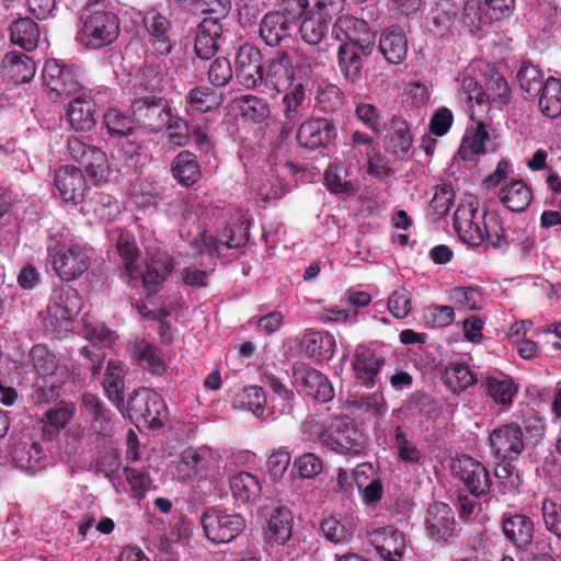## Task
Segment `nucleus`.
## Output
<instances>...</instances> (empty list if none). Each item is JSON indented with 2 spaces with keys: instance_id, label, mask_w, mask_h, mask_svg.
Returning a JSON list of instances; mask_svg holds the SVG:
<instances>
[{
  "instance_id": "f257e3e1",
  "label": "nucleus",
  "mask_w": 561,
  "mask_h": 561,
  "mask_svg": "<svg viewBox=\"0 0 561 561\" xmlns=\"http://www.w3.org/2000/svg\"><path fill=\"white\" fill-rule=\"evenodd\" d=\"M81 26L77 39L88 48H101L114 42L119 34L118 18L100 8L98 0L90 1L80 15Z\"/></svg>"
},
{
  "instance_id": "f03ea898",
  "label": "nucleus",
  "mask_w": 561,
  "mask_h": 561,
  "mask_svg": "<svg viewBox=\"0 0 561 561\" xmlns=\"http://www.w3.org/2000/svg\"><path fill=\"white\" fill-rule=\"evenodd\" d=\"M126 412L137 426L159 428L167 419V408L159 393L147 388H140L128 399Z\"/></svg>"
},
{
  "instance_id": "7ed1b4c3",
  "label": "nucleus",
  "mask_w": 561,
  "mask_h": 561,
  "mask_svg": "<svg viewBox=\"0 0 561 561\" xmlns=\"http://www.w3.org/2000/svg\"><path fill=\"white\" fill-rule=\"evenodd\" d=\"M170 105L161 98L145 96L130 105L134 121L150 131H161L170 119Z\"/></svg>"
},
{
  "instance_id": "20e7f679",
  "label": "nucleus",
  "mask_w": 561,
  "mask_h": 561,
  "mask_svg": "<svg viewBox=\"0 0 561 561\" xmlns=\"http://www.w3.org/2000/svg\"><path fill=\"white\" fill-rule=\"evenodd\" d=\"M202 524L207 538L218 543L231 541L245 527V522L241 515L226 514L215 510L203 514Z\"/></svg>"
},
{
  "instance_id": "39448f33",
  "label": "nucleus",
  "mask_w": 561,
  "mask_h": 561,
  "mask_svg": "<svg viewBox=\"0 0 561 561\" xmlns=\"http://www.w3.org/2000/svg\"><path fill=\"white\" fill-rule=\"evenodd\" d=\"M478 202L470 197L458 205L454 215V227L460 240L471 247L484 241V224L478 218Z\"/></svg>"
},
{
  "instance_id": "423d86ee",
  "label": "nucleus",
  "mask_w": 561,
  "mask_h": 561,
  "mask_svg": "<svg viewBox=\"0 0 561 561\" xmlns=\"http://www.w3.org/2000/svg\"><path fill=\"white\" fill-rule=\"evenodd\" d=\"M322 443L332 450L346 454L358 453L364 447L363 434L348 422L331 424L321 435Z\"/></svg>"
},
{
  "instance_id": "0eeeda50",
  "label": "nucleus",
  "mask_w": 561,
  "mask_h": 561,
  "mask_svg": "<svg viewBox=\"0 0 561 561\" xmlns=\"http://www.w3.org/2000/svg\"><path fill=\"white\" fill-rule=\"evenodd\" d=\"M451 470L458 477L470 493L474 496L485 494L491 486V479L485 467L470 456H462L457 459Z\"/></svg>"
},
{
  "instance_id": "6e6552de",
  "label": "nucleus",
  "mask_w": 561,
  "mask_h": 561,
  "mask_svg": "<svg viewBox=\"0 0 561 561\" xmlns=\"http://www.w3.org/2000/svg\"><path fill=\"white\" fill-rule=\"evenodd\" d=\"M490 446L497 458L514 459L524 449V434L516 423L504 424L492 431Z\"/></svg>"
},
{
  "instance_id": "1a4fd4ad",
  "label": "nucleus",
  "mask_w": 561,
  "mask_h": 561,
  "mask_svg": "<svg viewBox=\"0 0 561 561\" xmlns=\"http://www.w3.org/2000/svg\"><path fill=\"white\" fill-rule=\"evenodd\" d=\"M236 73L239 82L248 89L264 82L260 50L248 45L240 47L236 58Z\"/></svg>"
},
{
  "instance_id": "9d476101",
  "label": "nucleus",
  "mask_w": 561,
  "mask_h": 561,
  "mask_svg": "<svg viewBox=\"0 0 561 561\" xmlns=\"http://www.w3.org/2000/svg\"><path fill=\"white\" fill-rule=\"evenodd\" d=\"M374 50V41L360 43H343L337 50L339 62L347 80L356 81L362 72L364 58Z\"/></svg>"
},
{
  "instance_id": "9b49d317",
  "label": "nucleus",
  "mask_w": 561,
  "mask_h": 561,
  "mask_svg": "<svg viewBox=\"0 0 561 561\" xmlns=\"http://www.w3.org/2000/svg\"><path fill=\"white\" fill-rule=\"evenodd\" d=\"M369 541L386 561H399L405 550V539L401 531L387 526L369 533Z\"/></svg>"
},
{
  "instance_id": "f8f14e48",
  "label": "nucleus",
  "mask_w": 561,
  "mask_h": 561,
  "mask_svg": "<svg viewBox=\"0 0 561 561\" xmlns=\"http://www.w3.org/2000/svg\"><path fill=\"white\" fill-rule=\"evenodd\" d=\"M336 136L335 125L327 118L308 119L297 133L298 142L306 148L327 146Z\"/></svg>"
},
{
  "instance_id": "ddd939ff",
  "label": "nucleus",
  "mask_w": 561,
  "mask_h": 561,
  "mask_svg": "<svg viewBox=\"0 0 561 561\" xmlns=\"http://www.w3.org/2000/svg\"><path fill=\"white\" fill-rule=\"evenodd\" d=\"M297 76L293 60L286 50L278 49L268 60L264 82L277 91L287 88Z\"/></svg>"
},
{
  "instance_id": "4468645a",
  "label": "nucleus",
  "mask_w": 561,
  "mask_h": 561,
  "mask_svg": "<svg viewBox=\"0 0 561 561\" xmlns=\"http://www.w3.org/2000/svg\"><path fill=\"white\" fill-rule=\"evenodd\" d=\"M454 513L445 503H434L428 506L425 516V529L436 541H446L454 531Z\"/></svg>"
},
{
  "instance_id": "2eb2a0df",
  "label": "nucleus",
  "mask_w": 561,
  "mask_h": 561,
  "mask_svg": "<svg viewBox=\"0 0 561 561\" xmlns=\"http://www.w3.org/2000/svg\"><path fill=\"white\" fill-rule=\"evenodd\" d=\"M330 54V46H307L306 48H297L295 60L293 61L297 76L306 79L312 78L325 67Z\"/></svg>"
},
{
  "instance_id": "dca6fc26",
  "label": "nucleus",
  "mask_w": 561,
  "mask_h": 561,
  "mask_svg": "<svg viewBox=\"0 0 561 561\" xmlns=\"http://www.w3.org/2000/svg\"><path fill=\"white\" fill-rule=\"evenodd\" d=\"M89 267V259L78 248L57 252L53 257V268L62 280H72L82 275Z\"/></svg>"
},
{
  "instance_id": "f3484780",
  "label": "nucleus",
  "mask_w": 561,
  "mask_h": 561,
  "mask_svg": "<svg viewBox=\"0 0 561 561\" xmlns=\"http://www.w3.org/2000/svg\"><path fill=\"white\" fill-rule=\"evenodd\" d=\"M383 365L385 358L381 354L365 346L356 348L352 367L356 379L362 383L374 385Z\"/></svg>"
},
{
  "instance_id": "a211bd4d",
  "label": "nucleus",
  "mask_w": 561,
  "mask_h": 561,
  "mask_svg": "<svg viewBox=\"0 0 561 561\" xmlns=\"http://www.w3.org/2000/svg\"><path fill=\"white\" fill-rule=\"evenodd\" d=\"M55 184L66 203L79 204L87 188L85 179L80 169L65 167L57 172Z\"/></svg>"
},
{
  "instance_id": "6ab92c4d",
  "label": "nucleus",
  "mask_w": 561,
  "mask_h": 561,
  "mask_svg": "<svg viewBox=\"0 0 561 561\" xmlns=\"http://www.w3.org/2000/svg\"><path fill=\"white\" fill-rule=\"evenodd\" d=\"M222 24L216 19L204 18L198 25L195 38V53L201 59H210L219 49Z\"/></svg>"
},
{
  "instance_id": "aec40b11",
  "label": "nucleus",
  "mask_w": 561,
  "mask_h": 561,
  "mask_svg": "<svg viewBox=\"0 0 561 561\" xmlns=\"http://www.w3.org/2000/svg\"><path fill=\"white\" fill-rule=\"evenodd\" d=\"M210 463L211 457L208 453L192 447L186 448L182 451L176 465L178 478L182 481L203 478L207 474Z\"/></svg>"
},
{
  "instance_id": "412c9836",
  "label": "nucleus",
  "mask_w": 561,
  "mask_h": 561,
  "mask_svg": "<svg viewBox=\"0 0 561 561\" xmlns=\"http://www.w3.org/2000/svg\"><path fill=\"white\" fill-rule=\"evenodd\" d=\"M296 381L300 383L305 393L317 401H330L334 391L327 377L313 368H302L295 371Z\"/></svg>"
},
{
  "instance_id": "4be33fe9",
  "label": "nucleus",
  "mask_w": 561,
  "mask_h": 561,
  "mask_svg": "<svg viewBox=\"0 0 561 561\" xmlns=\"http://www.w3.org/2000/svg\"><path fill=\"white\" fill-rule=\"evenodd\" d=\"M75 413V405L65 401L48 409L41 421L43 424V437L47 440L55 439L71 421Z\"/></svg>"
},
{
  "instance_id": "5701e85b",
  "label": "nucleus",
  "mask_w": 561,
  "mask_h": 561,
  "mask_svg": "<svg viewBox=\"0 0 561 561\" xmlns=\"http://www.w3.org/2000/svg\"><path fill=\"white\" fill-rule=\"evenodd\" d=\"M4 76L15 84L30 82L36 71L34 61L25 54L11 51L2 62Z\"/></svg>"
},
{
  "instance_id": "b1692460",
  "label": "nucleus",
  "mask_w": 561,
  "mask_h": 561,
  "mask_svg": "<svg viewBox=\"0 0 561 561\" xmlns=\"http://www.w3.org/2000/svg\"><path fill=\"white\" fill-rule=\"evenodd\" d=\"M379 50L388 62L392 65L401 64L408 53V41L404 32L398 26L386 30L379 39Z\"/></svg>"
},
{
  "instance_id": "393cba45",
  "label": "nucleus",
  "mask_w": 561,
  "mask_h": 561,
  "mask_svg": "<svg viewBox=\"0 0 561 561\" xmlns=\"http://www.w3.org/2000/svg\"><path fill=\"white\" fill-rule=\"evenodd\" d=\"M459 99L469 104L470 118L478 121L490 110V101L486 91L472 78H463L459 91Z\"/></svg>"
},
{
  "instance_id": "a878e982",
  "label": "nucleus",
  "mask_w": 561,
  "mask_h": 561,
  "mask_svg": "<svg viewBox=\"0 0 561 561\" xmlns=\"http://www.w3.org/2000/svg\"><path fill=\"white\" fill-rule=\"evenodd\" d=\"M142 23L149 35L153 37L156 50L161 55H168L172 49V44L168 36L170 21L160 12L150 10L144 15Z\"/></svg>"
},
{
  "instance_id": "bb28decb",
  "label": "nucleus",
  "mask_w": 561,
  "mask_h": 561,
  "mask_svg": "<svg viewBox=\"0 0 561 561\" xmlns=\"http://www.w3.org/2000/svg\"><path fill=\"white\" fill-rule=\"evenodd\" d=\"M31 357L33 360L34 368L43 377L58 378V385L65 382L68 370L65 366H61L56 356L48 351L44 345H35L31 350Z\"/></svg>"
},
{
  "instance_id": "cd10ccee",
  "label": "nucleus",
  "mask_w": 561,
  "mask_h": 561,
  "mask_svg": "<svg viewBox=\"0 0 561 561\" xmlns=\"http://www.w3.org/2000/svg\"><path fill=\"white\" fill-rule=\"evenodd\" d=\"M291 523L290 511L283 506H275L267 523L266 540L276 545L285 543L291 536Z\"/></svg>"
},
{
  "instance_id": "c85d7f7f",
  "label": "nucleus",
  "mask_w": 561,
  "mask_h": 561,
  "mask_svg": "<svg viewBox=\"0 0 561 561\" xmlns=\"http://www.w3.org/2000/svg\"><path fill=\"white\" fill-rule=\"evenodd\" d=\"M502 528L505 537L518 548L528 546L533 540L534 524L525 515L503 518Z\"/></svg>"
},
{
  "instance_id": "c756f323",
  "label": "nucleus",
  "mask_w": 561,
  "mask_h": 561,
  "mask_svg": "<svg viewBox=\"0 0 561 561\" xmlns=\"http://www.w3.org/2000/svg\"><path fill=\"white\" fill-rule=\"evenodd\" d=\"M501 203L511 211H524L533 199L529 187L522 180H513L500 190Z\"/></svg>"
},
{
  "instance_id": "7c9ffc66",
  "label": "nucleus",
  "mask_w": 561,
  "mask_h": 561,
  "mask_svg": "<svg viewBox=\"0 0 561 561\" xmlns=\"http://www.w3.org/2000/svg\"><path fill=\"white\" fill-rule=\"evenodd\" d=\"M185 102L187 113L203 114L218 108L224 102V96L211 88L196 87L186 94Z\"/></svg>"
},
{
  "instance_id": "2f4dec72",
  "label": "nucleus",
  "mask_w": 561,
  "mask_h": 561,
  "mask_svg": "<svg viewBox=\"0 0 561 561\" xmlns=\"http://www.w3.org/2000/svg\"><path fill=\"white\" fill-rule=\"evenodd\" d=\"M293 26L278 13L268 12L260 23V36L266 45L278 46L283 39L289 36Z\"/></svg>"
},
{
  "instance_id": "473e14b6",
  "label": "nucleus",
  "mask_w": 561,
  "mask_h": 561,
  "mask_svg": "<svg viewBox=\"0 0 561 561\" xmlns=\"http://www.w3.org/2000/svg\"><path fill=\"white\" fill-rule=\"evenodd\" d=\"M330 21V19L319 13H312L299 26L300 38L307 46H329L324 41Z\"/></svg>"
},
{
  "instance_id": "72a5a7b5",
  "label": "nucleus",
  "mask_w": 561,
  "mask_h": 561,
  "mask_svg": "<svg viewBox=\"0 0 561 561\" xmlns=\"http://www.w3.org/2000/svg\"><path fill=\"white\" fill-rule=\"evenodd\" d=\"M165 127L171 131H192V137L196 146L205 152L209 151L211 145L208 137L210 128L208 119H203L197 124L188 123L180 116L172 115V111L170 110V119Z\"/></svg>"
},
{
  "instance_id": "f704fd0d",
  "label": "nucleus",
  "mask_w": 561,
  "mask_h": 561,
  "mask_svg": "<svg viewBox=\"0 0 561 561\" xmlns=\"http://www.w3.org/2000/svg\"><path fill=\"white\" fill-rule=\"evenodd\" d=\"M67 116L71 127L77 131H88L95 126L93 105L81 95L70 101Z\"/></svg>"
},
{
  "instance_id": "c9c22d12",
  "label": "nucleus",
  "mask_w": 561,
  "mask_h": 561,
  "mask_svg": "<svg viewBox=\"0 0 561 561\" xmlns=\"http://www.w3.org/2000/svg\"><path fill=\"white\" fill-rule=\"evenodd\" d=\"M10 36L13 44L31 51L38 44L39 30L32 19L20 18L11 24Z\"/></svg>"
},
{
  "instance_id": "e433bc0d",
  "label": "nucleus",
  "mask_w": 561,
  "mask_h": 561,
  "mask_svg": "<svg viewBox=\"0 0 561 561\" xmlns=\"http://www.w3.org/2000/svg\"><path fill=\"white\" fill-rule=\"evenodd\" d=\"M125 366L118 360H108L103 386L108 399L117 407L123 404Z\"/></svg>"
},
{
  "instance_id": "4c0bfd02",
  "label": "nucleus",
  "mask_w": 561,
  "mask_h": 561,
  "mask_svg": "<svg viewBox=\"0 0 561 561\" xmlns=\"http://www.w3.org/2000/svg\"><path fill=\"white\" fill-rule=\"evenodd\" d=\"M230 489L233 497L244 504L256 501L261 493L257 478L244 471L230 479Z\"/></svg>"
},
{
  "instance_id": "58836bf2",
  "label": "nucleus",
  "mask_w": 561,
  "mask_h": 561,
  "mask_svg": "<svg viewBox=\"0 0 561 561\" xmlns=\"http://www.w3.org/2000/svg\"><path fill=\"white\" fill-rule=\"evenodd\" d=\"M333 31L337 38L343 35L346 38L345 43H360L367 38L373 39L367 23L351 15L340 16L334 23Z\"/></svg>"
},
{
  "instance_id": "ea45409f",
  "label": "nucleus",
  "mask_w": 561,
  "mask_h": 561,
  "mask_svg": "<svg viewBox=\"0 0 561 561\" xmlns=\"http://www.w3.org/2000/svg\"><path fill=\"white\" fill-rule=\"evenodd\" d=\"M539 94L541 113L550 118L559 117L561 115V80L550 77Z\"/></svg>"
},
{
  "instance_id": "a19ab883",
  "label": "nucleus",
  "mask_w": 561,
  "mask_h": 561,
  "mask_svg": "<svg viewBox=\"0 0 561 561\" xmlns=\"http://www.w3.org/2000/svg\"><path fill=\"white\" fill-rule=\"evenodd\" d=\"M133 356L139 364L153 375H162L165 364L161 352L146 341H137L134 344Z\"/></svg>"
},
{
  "instance_id": "79ce46f5",
  "label": "nucleus",
  "mask_w": 561,
  "mask_h": 561,
  "mask_svg": "<svg viewBox=\"0 0 561 561\" xmlns=\"http://www.w3.org/2000/svg\"><path fill=\"white\" fill-rule=\"evenodd\" d=\"M474 122L477 123L474 134L472 137H465L458 150V156L462 160H474L477 157L486 152L485 144L490 141L489 133L481 118Z\"/></svg>"
},
{
  "instance_id": "37998d69",
  "label": "nucleus",
  "mask_w": 561,
  "mask_h": 561,
  "mask_svg": "<svg viewBox=\"0 0 561 561\" xmlns=\"http://www.w3.org/2000/svg\"><path fill=\"white\" fill-rule=\"evenodd\" d=\"M412 139L408 123L400 117H393L388 133L387 150L396 154L405 153L412 145Z\"/></svg>"
},
{
  "instance_id": "c03bdc74",
  "label": "nucleus",
  "mask_w": 561,
  "mask_h": 561,
  "mask_svg": "<svg viewBox=\"0 0 561 561\" xmlns=\"http://www.w3.org/2000/svg\"><path fill=\"white\" fill-rule=\"evenodd\" d=\"M306 95L302 83L296 84L293 89L287 91L282 101L283 114L285 118L295 125L298 123L306 113Z\"/></svg>"
},
{
  "instance_id": "a18cd8bd",
  "label": "nucleus",
  "mask_w": 561,
  "mask_h": 561,
  "mask_svg": "<svg viewBox=\"0 0 561 561\" xmlns=\"http://www.w3.org/2000/svg\"><path fill=\"white\" fill-rule=\"evenodd\" d=\"M172 172L174 178L185 186L193 185L201 176L199 165L188 151H183L176 156L172 164Z\"/></svg>"
},
{
  "instance_id": "49530a36",
  "label": "nucleus",
  "mask_w": 561,
  "mask_h": 561,
  "mask_svg": "<svg viewBox=\"0 0 561 561\" xmlns=\"http://www.w3.org/2000/svg\"><path fill=\"white\" fill-rule=\"evenodd\" d=\"M43 457V448L36 442H20L12 449L13 460L20 468L25 470H35V466Z\"/></svg>"
},
{
  "instance_id": "de8ad7c7",
  "label": "nucleus",
  "mask_w": 561,
  "mask_h": 561,
  "mask_svg": "<svg viewBox=\"0 0 561 561\" xmlns=\"http://www.w3.org/2000/svg\"><path fill=\"white\" fill-rule=\"evenodd\" d=\"M173 270L171 260L165 262L153 260L146 266L145 272L140 274L142 286L151 295L157 291L158 287L164 282Z\"/></svg>"
},
{
  "instance_id": "09e8293b",
  "label": "nucleus",
  "mask_w": 561,
  "mask_h": 561,
  "mask_svg": "<svg viewBox=\"0 0 561 561\" xmlns=\"http://www.w3.org/2000/svg\"><path fill=\"white\" fill-rule=\"evenodd\" d=\"M116 249L129 274L128 282L130 283L133 274L137 270V261L140 255L135 238L129 233L121 232L116 241Z\"/></svg>"
},
{
  "instance_id": "8fccbe9b",
  "label": "nucleus",
  "mask_w": 561,
  "mask_h": 561,
  "mask_svg": "<svg viewBox=\"0 0 561 561\" xmlns=\"http://www.w3.org/2000/svg\"><path fill=\"white\" fill-rule=\"evenodd\" d=\"M447 387L455 393L466 390L476 383L477 379L465 364H451L445 371Z\"/></svg>"
},
{
  "instance_id": "3c124183",
  "label": "nucleus",
  "mask_w": 561,
  "mask_h": 561,
  "mask_svg": "<svg viewBox=\"0 0 561 561\" xmlns=\"http://www.w3.org/2000/svg\"><path fill=\"white\" fill-rule=\"evenodd\" d=\"M80 300L75 290H68L60 295L58 301H55L54 306L49 308V312L56 319L70 321L73 319L80 310Z\"/></svg>"
},
{
  "instance_id": "603ef678",
  "label": "nucleus",
  "mask_w": 561,
  "mask_h": 561,
  "mask_svg": "<svg viewBox=\"0 0 561 561\" xmlns=\"http://www.w3.org/2000/svg\"><path fill=\"white\" fill-rule=\"evenodd\" d=\"M394 447L398 453V458L405 463L417 465L423 459V453L416 445L408 439L400 426H397L394 432Z\"/></svg>"
},
{
  "instance_id": "864d4df0",
  "label": "nucleus",
  "mask_w": 561,
  "mask_h": 561,
  "mask_svg": "<svg viewBox=\"0 0 561 561\" xmlns=\"http://www.w3.org/2000/svg\"><path fill=\"white\" fill-rule=\"evenodd\" d=\"M518 81L522 90L528 98H536L543 89L542 76L539 69L530 64H523L518 71Z\"/></svg>"
},
{
  "instance_id": "5fc2aeb1",
  "label": "nucleus",
  "mask_w": 561,
  "mask_h": 561,
  "mask_svg": "<svg viewBox=\"0 0 561 561\" xmlns=\"http://www.w3.org/2000/svg\"><path fill=\"white\" fill-rule=\"evenodd\" d=\"M321 530L324 537L334 543L345 542L352 536L351 524L345 519H337L333 516L322 520Z\"/></svg>"
},
{
  "instance_id": "6e6d98bb",
  "label": "nucleus",
  "mask_w": 561,
  "mask_h": 561,
  "mask_svg": "<svg viewBox=\"0 0 561 561\" xmlns=\"http://www.w3.org/2000/svg\"><path fill=\"white\" fill-rule=\"evenodd\" d=\"M482 224H484V240H486L493 248L501 249L508 247V240L505 234L502 222L495 215L489 216L486 213L482 216Z\"/></svg>"
},
{
  "instance_id": "4d7b16f0",
  "label": "nucleus",
  "mask_w": 561,
  "mask_h": 561,
  "mask_svg": "<svg viewBox=\"0 0 561 561\" xmlns=\"http://www.w3.org/2000/svg\"><path fill=\"white\" fill-rule=\"evenodd\" d=\"M450 301L463 310H479L482 304V294L478 288L457 287L450 291Z\"/></svg>"
},
{
  "instance_id": "13d9d810",
  "label": "nucleus",
  "mask_w": 561,
  "mask_h": 561,
  "mask_svg": "<svg viewBox=\"0 0 561 561\" xmlns=\"http://www.w3.org/2000/svg\"><path fill=\"white\" fill-rule=\"evenodd\" d=\"M485 381L489 394L501 404L511 403L513 397L517 392L512 379L488 377Z\"/></svg>"
},
{
  "instance_id": "bf43d9fd",
  "label": "nucleus",
  "mask_w": 561,
  "mask_h": 561,
  "mask_svg": "<svg viewBox=\"0 0 561 561\" xmlns=\"http://www.w3.org/2000/svg\"><path fill=\"white\" fill-rule=\"evenodd\" d=\"M49 98L53 101H62L66 98H76L81 91L80 83L76 80L73 75L68 71L57 82H53V85L48 89Z\"/></svg>"
},
{
  "instance_id": "052dcab7",
  "label": "nucleus",
  "mask_w": 561,
  "mask_h": 561,
  "mask_svg": "<svg viewBox=\"0 0 561 561\" xmlns=\"http://www.w3.org/2000/svg\"><path fill=\"white\" fill-rule=\"evenodd\" d=\"M104 123L108 131L116 136H128L134 130V116L127 117L118 110L111 108L104 115Z\"/></svg>"
},
{
  "instance_id": "680f3d73",
  "label": "nucleus",
  "mask_w": 561,
  "mask_h": 561,
  "mask_svg": "<svg viewBox=\"0 0 561 561\" xmlns=\"http://www.w3.org/2000/svg\"><path fill=\"white\" fill-rule=\"evenodd\" d=\"M432 14L433 23L437 27L448 30L458 15V5L453 0H438Z\"/></svg>"
},
{
  "instance_id": "e2e57ef3",
  "label": "nucleus",
  "mask_w": 561,
  "mask_h": 561,
  "mask_svg": "<svg viewBox=\"0 0 561 561\" xmlns=\"http://www.w3.org/2000/svg\"><path fill=\"white\" fill-rule=\"evenodd\" d=\"M239 403L243 409L259 416L265 409V393L262 388L256 386L244 388L239 394Z\"/></svg>"
},
{
  "instance_id": "0e129e2a",
  "label": "nucleus",
  "mask_w": 561,
  "mask_h": 561,
  "mask_svg": "<svg viewBox=\"0 0 561 561\" xmlns=\"http://www.w3.org/2000/svg\"><path fill=\"white\" fill-rule=\"evenodd\" d=\"M454 203V191L448 185H443L435 192L430 209L433 211V220L437 221L448 214Z\"/></svg>"
},
{
  "instance_id": "69168bd1",
  "label": "nucleus",
  "mask_w": 561,
  "mask_h": 561,
  "mask_svg": "<svg viewBox=\"0 0 561 561\" xmlns=\"http://www.w3.org/2000/svg\"><path fill=\"white\" fill-rule=\"evenodd\" d=\"M411 294L405 288H399L390 296L388 309L397 319H403L411 311Z\"/></svg>"
},
{
  "instance_id": "338daca9",
  "label": "nucleus",
  "mask_w": 561,
  "mask_h": 561,
  "mask_svg": "<svg viewBox=\"0 0 561 561\" xmlns=\"http://www.w3.org/2000/svg\"><path fill=\"white\" fill-rule=\"evenodd\" d=\"M232 78V69L227 58H217L210 65L208 79L215 87H225Z\"/></svg>"
},
{
  "instance_id": "774afa93",
  "label": "nucleus",
  "mask_w": 561,
  "mask_h": 561,
  "mask_svg": "<svg viewBox=\"0 0 561 561\" xmlns=\"http://www.w3.org/2000/svg\"><path fill=\"white\" fill-rule=\"evenodd\" d=\"M541 510L546 528L561 539V505L545 501Z\"/></svg>"
}]
</instances>
